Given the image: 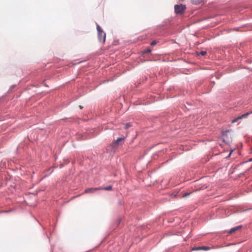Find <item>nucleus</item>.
I'll use <instances>...</instances> for the list:
<instances>
[{
    "instance_id": "1",
    "label": "nucleus",
    "mask_w": 252,
    "mask_h": 252,
    "mask_svg": "<svg viewBox=\"0 0 252 252\" xmlns=\"http://www.w3.org/2000/svg\"><path fill=\"white\" fill-rule=\"evenodd\" d=\"M96 29L98 32L99 40L102 43H104L106 38L105 33L103 31L101 28L98 24H96Z\"/></svg>"
},
{
    "instance_id": "2",
    "label": "nucleus",
    "mask_w": 252,
    "mask_h": 252,
    "mask_svg": "<svg viewBox=\"0 0 252 252\" xmlns=\"http://www.w3.org/2000/svg\"><path fill=\"white\" fill-rule=\"evenodd\" d=\"M175 12L177 14H181L184 12L186 9V5L183 4L175 5L174 6Z\"/></svg>"
},
{
    "instance_id": "3",
    "label": "nucleus",
    "mask_w": 252,
    "mask_h": 252,
    "mask_svg": "<svg viewBox=\"0 0 252 252\" xmlns=\"http://www.w3.org/2000/svg\"><path fill=\"white\" fill-rule=\"evenodd\" d=\"M251 114H252V111L248 112L245 114H244L242 115L241 116H240L236 118L233 120L231 122L232 123H235L238 121L239 120H242L243 119L247 118Z\"/></svg>"
},
{
    "instance_id": "4",
    "label": "nucleus",
    "mask_w": 252,
    "mask_h": 252,
    "mask_svg": "<svg viewBox=\"0 0 252 252\" xmlns=\"http://www.w3.org/2000/svg\"><path fill=\"white\" fill-rule=\"evenodd\" d=\"M125 137H120L115 140L112 144L111 146L113 148H116L120 144V142L124 141L125 140Z\"/></svg>"
},
{
    "instance_id": "5",
    "label": "nucleus",
    "mask_w": 252,
    "mask_h": 252,
    "mask_svg": "<svg viewBox=\"0 0 252 252\" xmlns=\"http://www.w3.org/2000/svg\"><path fill=\"white\" fill-rule=\"evenodd\" d=\"M100 189L98 188H88L85 190L84 193H89V192H93L95 190H98Z\"/></svg>"
},
{
    "instance_id": "6",
    "label": "nucleus",
    "mask_w": 252,
    "mask_h": 252,
    "mask_svg": "<svg viewBox=\"0 0 252 252\" xmlns=\"http://www.w3.org/2000/svg\"><path fill=\"white\" fill-rule=\"evenodd\" d=\"M242 228V226L241 225H239V226H236V227H234L232 228H231L230 230H229V233L230 234H231L233 232H234L235 231L240 229V228Z\"/></svg>"
},
{
    "instance_id": "7",
    "label": "nucleus",
    "mask_w": 252,
    "mask_h": 252,
    "mask_svg": "<svg viewBox=\"0 0 252 252\" xmlns=\"http://www.w3.org/2000/svg\"><path fill=\"white\" fill-rule=\"evenodd\" d=\"M180 1H184V0H180ZM191 2L194 4H197L200 3L203 0H191Z\"/></svg>"
},
{
    "instance_id": "8",
    "label": "nucleus",
    "mask_w": 252,
    "mask_h": 252,
    "mask_svg": "<svg viewBox=\"0 0 252 252\" xmlns=\"http://www.w3.org/2000/svg\"><path fill=\"white\" fill-rule=\"evenodd\" d=\"M99 188L101 189H99V190L103 189V190H112V187L111 186H109L106 187H104V188L101 187Z\"/></svg>"
},
{
    "instance_id": "9",
    "label": "nucleus",
    "mask_w": 252,
    "mask_h": 252,
    "mask_svg": "<svg viewBox=\"0 0 252 252\" xmlns=\"http://www.w3.org/2000/svg\"><path fill=\"white\" fill-rule=\"evenodd\" d=\"M194 250H210V248L208 247H200L196 248Z\"/></svg>"
},
{
    "instance_id": "10",
    "label": "nucleus",
    "mask_w": 252,
    "mask_h": 252,
    "mask_svg": "<svg viewBox=\"0 0 252 252\" xmlns=\"http://www.w3.org/2000/svg\"><path fill=\"white\" fill-rule=\"evenodd\" d=\"M130 126H131V125L129 123H127V124L125 125V129H127L128 127H129Z\"/></svg>"
},
{
    "instance_id": "11",
    "label": "nucleus",
    "mask_w": 252,
    "mask_h": 252,
    "mask_svg": "<svg viewBox=\"0 0 252 252\" xmlns=\"http://www.w3.org/2000/svg\"><path fill=\"white\" fill-rule=\"evenodd\" d=\"M207 54V52L206 51H201L200 52L199 55H201L202 56H205Z\"/></svg>"
},
{
    "instance_id": "12",
    "label": "nucleus",
    "mask_w": 252,
    "mask_h": 252,
    "mask_svg": "<svg viewBox=\"0 0 252 252\" xmlns=\"http://www.w3.org/2000/svg\"><path fill=\"white\" fill-rule=\"evenodd\" d=\"M151 52V50L150 49H147L144 51V53H150Z\"/></svg>"
},
{
    "instance_id": "13",
    "label": "nucleus",
    "mask_w": 252,
    "mask_h": 252,
    "mask_svg": "<svg viewBox=\"0 0 252 252\" xmlns=\"http://www.w3.org/2000/svg\"><path fill=\"white\" fill-rule=\"evenodd\" d=\"M156 44H157V42L155 40V41H153L151 42V46H154V45H155Z\"/></svg>"
},
{
    "instance_id": "14",
    "label": "nucleus",
    "mask_w": 252,
    "mask_h": 252,
    "mask_svg": "<svg viewBox=\"0 0 252 252\" xmlns=\"http://www.w3.org/2000/svg\"><path fill=\"white\" fill-rule=\"evenodd\" d=\"M189 194H185L183 196L185 197V196H187V195H189Z\"/></svg>"
},
{
    "instance_id": "15",
    "label": "nucleus",
    "mask_w": 252,
    "mask_h": 252,
    "mask_svg": "<svg viewBox=\"0 0 252 252\" xmlns=\"http://www.w3.org/2000/svg\"><path fill=\"white\" fill-rule=\"evenodd\" d=\"M79 107L82 109V107L81 106H79Z\"/></svg>"
}]
</instances>
